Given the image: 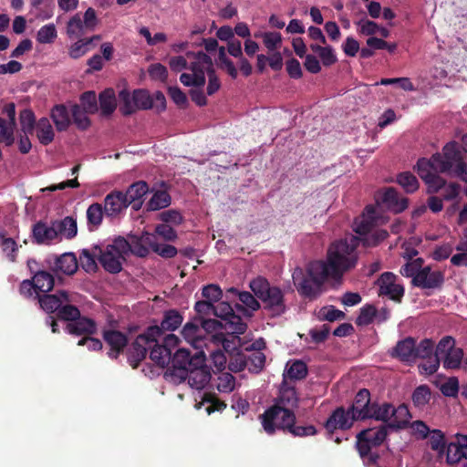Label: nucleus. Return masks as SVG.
Returning <instances> with one entry per match:
<instances>
[{"mask_svg": "<svg viewBox=\"0 0 467 467\" xmlns=\"http://www.w3.org/2000/svg\"><path fill=\"white\" fill-rule=\"evenodd\" d=\"M102 337L105 343L109 347L108 356L112 359L118 358L124 351L129 342L126 334L115 329H105L102 333Z\"/></svg>", "mask_w": 467, "mask_h": 467, "instance_id": "2eb2a0df", "label": "nucleus"}, {"mask_svg": "<svg viewBox=\"0 0 467 467\" xmlns=\"http://www.w3.org/2000/svg\"><path fill=\"white\" fill-rule=\"evenodd\" d=\"M265 364V356L260 351H254L248 356H243L236 360V363H231L230 368L234 371H242L248 368L253 373H259Z\"/></svg>", "mask_w": 467, "mask_h": 467, "instance_id": "f3484780", "label": "nucleus"}, {"mask_svg": "<svg viewBox=\"0 0 467 467\" xmlns=\"http://www.w3.org/2000/svg\"><path fill=\"white\" fill-rule=\"evenodd\" d=\"M264 430L268 434H274L276 430L287 432L292 423L296 422V415L292 410L280 405H273L261 416Z\"/></svg>", "mask_w": 467, "mask_h": 467, "instance_id": "0eeeda50", "label": "nucleus"}, {"mask_svg": "<svg viewBox=\"0 0 467 467\" xmlns=\"http://www.w3.org/2000/svg\"><path fill=\"white\" fill-rule=\"evenodd\" d=\"M235 385V379L234 377L228 372L221 373L217 379H215V383L213 386L216 387V389L220 392L223 393H229L234 390Z\"/></svg>", "mask_w": 467, "mask_h": 467, "instance_id": "bf43d9fd", "label": "nucleus"}, {"mask_svg": "<svg viewBox=\"0 0 467 467\" xmlns=\"http://www.w3.org/2000/svg\"><path fill=\"white\" fill-rule=\"evenodd\" d=\"M18 247V244L13 238L7 237L5 232H0V248L10 262L16 261Z\"/></svg>", "mask_w": 467, "mask_h": 467, "instance_id": "a18cd8bd", "label": "nucleus"}, {"mask_svg": "<svg viewBox=\"0 0 467 467\" xmlns=\"http://www.w3.org/2000/svg\"><path fill=\"white\" fill-rule=\"evenodd\" d=\"M412 283L420 288H440L444 283V275L441 271H431L430 266H426L415 275Z\"/></svg>", "mask_w": 467, "mask_h": 467, "instance_id": "4468645a", "label": "nucleus"}, {"mask_svg": "<svg viewBox=\"0 0 467 467\" xmlns=\"http://www.w3.org/2000/svg\"><path fill=\"white\" fill-rule=\"evenodd\" d=\"M129 248L127 240L119 236L105 249L100 247L99 263L105 271L110 274H118L122 270V264L126 261L125 251Z\"/></svg>", "mask_w": 467, "mask_h": 467, "instance_id": "423d86ee", "label": "nucleus"}, {"mask_svg": "<svg viewBox=\"0 0 467 467\" xmlns=\"http://www.w3.org/2000/svg\"><path fill=\"white\" fill-rule=\"evenodd\" d=\"M35 286L40 295L49 293L55 285L54 276L47 271H37L32 276Z\"/></svg>", "mask_w": 467, "mask_h": 467, "instance_id": "c9c22d12", "label": "nucleus"}, {"mask_svg": "<svg viewBox=\"0 0 467 467\" xmlns=\"http://www.w3.org/2000/svg\"><path fill=\"white\" fill-rule=\"evenodd\" d=\"M132 99L135 101L136 110L153 109V99L146 89L134 90Z\"/></svg>", "mask_w": 467, "mask_h": 467, "instance_id": "5fc2aeb1", "label": "nucleus"}, {"mask_svg": "<svg viewBox=\"0 0 467 467\" xmlns=\"http://www.w3.org/2000/svg\"><path fill=\"white\" fill-rule=\"evenodd\" d=\"M356 420H358L349 410H346L343 407H337L324 423V428L328 435L331 436L336 430L345 431L350 429Z\"/></svg>", "mask_w": 467, "mask_h": 467, "instance_id": "ddd939ff", "label": "nucleus"}, {"mask_svg": "<svg viewBox=\"0 0 467 467\" xmlns=\"http://www.w3.org/2000/svg\"><path fill=\"white\" fill-rule=\"evenodd\" d=\"M127 244L129 248L125 251L126 256L130 253L138 257L143 258L150 253L149 248L144 246L141 239L138 235H130V240H127Z\"/></svg>", "mask_w": 467, "mask_h": 467, "instance_id": "603ef678", "label": "nucleus"}, {"mask_svg": "<svg viewBox=\"0 0 467 467\" xmlns=\"http://www.w3.org/2000/svg\"><path fill=\"white\" fill-rule=\"evenodd\" d=\"M73 295L67 291V295L62 298L61 306L57 311V319L71 323L73 320L78 319V317H80V310L73 305Z\"/></svg>", "mask_w": 467, "mask_h": 467, "instance_id": "c756f323", "label": "nucleus"}, {"mask_svg": "<svg viewBox=\"0 0 467 467\" xmlns=\"http://www.w3.org/2000/svg\"><path fill=\"white\" fill-rule=\"evenodd\" d=\"M381 202L387 209L395 213H402L409 204L408 198L400 196L399 192L392 187L386 189L381 196Z\"/></svg>", "mask_w": 467, "mask_h": 467, "instance_id": "b1692460", "label": "nucleus"}, {"mask_svg": "<svg viewBox=\"0 0 467 467\" xmlns=\"http://www.w3.org/2000/svg\"><path fill=\"white\" fill-rule=\"evenodd\" d=\"M396 182L404 189L407 193H413L419 189V182L410 171H403L397 175Z\"/></svg>", "mask_w": 467, "mask_h": 467, "instance_id": "864d4df0", "label": "nucleus"}, {"mask_svg": "<svg viewBox=\"0 0 467 467\" xmlns=\"http://www.w3.org/2000/svg\"><path fill=\"white\" fill-rule=\"evenodd\" d=\"M159 338H156V341L153 342V346L150 348V358L160 368H163L171 362V349L159 344Z\"/></svg>", "mask_w": 467, "mask_h": 467, "instance_id": "473e14b6", "label": "nucleus"}, {"mask_svg": "<svg viewBox=\"0 0 467 467\" xmlns=\"http://www.w3.org/2000/svg\"><path fill=\"white\" fill-rule=\"evenodd\" d=\"M57 237L59 235L67 239H72L77 235V221L71 216H67L60 221H54Z\"/></svg>", "mask_w": 467, "mask_h": 467, "instance_id": "f704fd0d", "label": "nucleus"}, {"mask_svg": "<svg viewBox=\"0 0 467 467\" xmlns=\"http://www.w3.org/2000/svg\"><path fill=\"white\" fill-rule=\"evenodd\" d=\"M378 314V309L372 305H365L360 308V313L357 317L358 326H368L373 323Z\"/></svg>", "mask_w": 467, "mask_h": 467, "instance_id": "680f3d73", "label": "nucleus"}, {"mask_svg": "<svg viewBox=\"0 0 467 467\" xmlns=\"http://www.w3.org/2000/svg\"><path fill=\"white\" fill-rule=\"evenodd\" d=\"M171 198L166 191H157L147 203V209L157 211L168 207L171 204Z\"/></svg>", "mask_w": 467, "mask_h": 467, "instance_id": "3c124183", "label": "nucleus"}, {"mask_svg": "<svg viewBox=\"0 0 467 467\" xmlns=\"http://www.w3.org/2000/svg\"><path fill=\"white\" fill-rule=\"evenodd\" d=\"M124 192L112 191L104 198V212L107 217L115 218L119 216L128 207Z\"/></svg>", "mask_w": 467, "mask_h": 467, "instance_id": "dca6fc26", "label": "nucleus"}, {"mask_svg": "<svg viewBox=\"0 0 467 467\" xmlns=\"http://www.w3.org/2000/svg\"><path fill=\"white\" fill-rule=\"evenodd\" d=\"M19 121L21 130L24 132L25 135L34 134L37 121L36 119L35 113L31 109H25L21 110L19 114Z\"/></svg>", "mask_w": 467, "mask_h": 467, "instance_id": "49530a36", "label": "nucleus"}, {"mask_svg": "<svg viewBox=\"0 0 467 467\" xmlns=\"http://www.w3.org/2000/svg\"><path fill=\"white\" fill-rule=\"evenodd\" d=\"M459 379L457 377H450L441 386L440 390L445 397L456 398L459 393Z\"/></svg>", "mask_w": 467, "mask_h": 467, "instance_id": "338daca9", "label": "nucleus"}, {"mask_svg": "<svg viewBox=\"0 0 467 467\" xmlns=\"http://www.w3.org/2000/svg\"><path fill=\"white\" fill-rule=\"evenodd\" d=\"M354 231L359 234L370 233L376 224V210L373 206L368 205L359 220L355 221Z\"/></svg>", "mask_w": 467, "mask_h": 467, "instance_id": "7c9ffc66", "label": "nucleus"}, {"mask_svg": "<svg viewBox=\"0 0 467 467\" xmlns=\"http://www.w3.org/2000/svg\"><path fill=\"white\" fill-rule=\"evenodd\" d=\"M57 33L54 24L43 26L37 32L36 40L40 44L53 43L57 38Z\"/></svg>", "mask_w": 467, "mask_h": 467, "instance_id": "e2e57ef3", "label": "nucleus"}, {"mask_svg": "<svg viewBox=\"0 0 467 467\" xmlns=\"http://www.w3.org/2000/svg\"><path fill=\"white\" fill-rule=\"evenodd\" d=\"M434 352V342L430 338L422 339L418 345L415 343V361L418 358H431Z\"/></svg>", "mask_w": 467, "mask_h": 467, "instance_id": "13d9d810", "label": "nucleus"}, {"mask_svg": "<svg viewBox=\"0 0 467 467\" xmlns=\"http://www.w3.org/2000/svg\"><path fill=\"white\" fill-rule=\"evenodd\" d=\"M182 321L183 317L178 310L170 309L165 311L161 325H156L159 328V333L156 335V337H161L165 331L176 330L182 325Z\"/></svg>", "mask_w": 467, "mask_h": 467, "instance_id": "c85d7f7f", "label": "nucleus"}, {"mask_svg": "<svg viewBox=\"0 0 467 467\" xmlns=\"http://www.w3.org/2000/svg\"><path fill=\"white\" fill-rule=\"evenodd\" d=\"M159 333L157 326L149 327L146 331L140 334L128 348V362L132 368H137L146 358L148 348L156 341Z\"/></svg>", "mask_w": 467, "mask_h": 467, "instance_id": "6e6552de", "label": "nucleus"}, {"mask_svg": "<svg viewBox=\"0 0 467 467\" xmlns=\"http://www.w3.org/2000/svg\"><path fill=\"white\" fill-rule=\"evenodd\" d=\"M80 103L86 112L93 114L98 111V102L95 91H85L80 96Z\"/></svg>", "mask_w": 467, "mask_h": 467, "instance_id": "69168bd1", "label": "nucleus"}, {"mask_svg": "<svg viewBox=\"0 0 467 467\" xmlns=\"http://www.w3.org/2000/svg\"><path fill=\"white\" fill-rule=\"evenodd\" d=\"M103 214H105V212L102 204L95 202L88 206L87 219L89 230H94L101 224Z\"/></svg>", "mask_w": 467, "mask_h": 467, "instance_id": "c03bdc74", "label": "nucleus"}, {"mask_svg": "<svg viewBox=\"0 0 467 467\" xmlns=\"http://www.w3.org/2000/svg\"><path fill=\"white\" fill-rule=\"evenodd\" d=\"M379 295L387 296L389 299L400 303L404 296V287L396 283V275L391 272H384L376 282Z\"/></svg>", "mask_w": 467, "mask_h": 467, "instance_id": "f8f14e48", "label": "nucleus"}, {"mask_svg": "<svg viewBox=\"0 0 467 467\" xmlns=\"http://www.w3.org/2000/svg\"><path fill=\"white\" fill-rule=\"evenodd\" d=\"M299 399L295 387L289 386L285 380H283L279 390V396L275 405L292 410L298 404Z\"/></svg>", "mask_w": 467, "mask_h": 467, "instance_id": "2f4dec72", "label": "nucleus"}, {"mask_svg": "<svg viewBox=\"0 0 467 467\" xmlns=\"http://www.w3.org/2000/svg\"><path fill=\"white\" fill-rule=\"evenodd\" d=\"M223 327L227 333L238 335L244 334L247 328V325L243 321L242 317L234 312L223 321Z\"/></svg>", "mask_w": 467, "mask_h": 467, "instance_id": "37998d69", "label": "nucleus"}, {"mask_svg": "<svg viewBox=\"0 0 467 467\" xmlns=\"http://www.w3.org/2000/svg\"><path fill=\"white\" fill-rule=\"evenodd\" d=\"M205 362L203 352H197L193 356L187 349L181 348L176 350L173 357H171V368L168 369L171 376L178 378L180 380H185L188 368L192 366Z\"/></svg>", "mask_w": 467, "mask_h": 467, "instance_id": "1a4fd4ad", "label": "nucleus"}, {"mask_svg": "<svg viewBox=\"0 0 467 467\" xmlns=\"http://www.w3.org/2000/svg\"><path fill=\"white\" fill-rule=\"evenodd\" d=\"M411 419L410 412L406 404H400L397 408L392 406L390 421L386 425L393 431L405 429Z\"/></svg>", "mask_w": 467, "mask_h": 467, "instance_id": "cd10ccee", "label": "nucleus"}, {"mask_svg": "<svg viewBox=\"0 0 467 467\" xmlns=\"http://www.w3.org/2000/svg\"><path fill=\"white\" fill-rule=\"evenodd\" d=\"M415 343L416 339L408 337L397 342L391 351V357L398 358L401 362L410 363L415 361Z\"/></svg>", "mask_w": 467, "mask_h": 467, "instance_id": "4be33fe9", "label": "nucleus"}, {"mask_svg": "<svg viewBox=\"0 0 467 467\" xmlns=\"http://www.w3.org/2000/svg\"><path fill=\"white\" fill-rule=\"evenodd\" d=\"M416 171L418 175L427 185V192L429 194L439 192L447 184L446 180L440 176V171L426 158L418 160Z\"/></svg>", "mask_w": 467, "mask_h": 467, "instance_id": "9d476101", "label": "nucleus"}, {"mask_svg": "<svg viewBox=\"0 0 467 467\" xmlns=\"http://www.w3.org/2000/svg\"><path fill=\"white\" fill-rule=\"evenodd\" d=\"M100 246L93 245L91 249L84 248L79 252V263L87 273H96L99 270L97 260L99 262Z\"/></svg>", "mask_w": 467, "mask_h": 467, "instance_id": "bb28decb", "label": "nucleus"}, {"mask_svg": "<svg viewBox=\"0 0 467 467\" xmlns=\"http://www.w3.org/2000/svg\"><path fill=\"white\" fill-rule=\"evenodd\" d=\"M65 330L70 335L91 336L97 332V324L93 319L80 316L78 319L73 320L71 323H67Z\"/></svg>", "mask_w": 467, "mask_h": 467, "instance_id": "5701e85b", "label": "nucleus"}, {"mask_svg": "<svg viewBox=\"0 0 467 467\" xmlns=\"http://www.w3.org/2000/svg\"><path fill=\"white\" fill-rule=\"evenodd\" d=\"M362 236L364 238H360V240L365 246H377L389 236V233L386 230H377L372 234L368 233Z\"/></svg>", "mask_w": 467, "mask_h": 467, "instance_id": "774afa93", "label": "nucleus"}, {"mask_svg": "<svg viewBox=\"0 0 467 467\" xmlns=\"http://www.w3.org/2000/svg\"><path fill=\"white\" fill-rule=\"evenodd\" d=\"M48 268L56 275H74L78 268V260L74 253L51 255L47 259Z\"/></svg>", "mask_w": 467, "mask_h": 467, "instance_id": "9b49d317", "label": "nucleus"}, {"mask_svg": "<svg viewBox=\"0 0 467 467\" xmlns=\"http://www.w3.org/2000/svg\"><path fill=\"white\" fill-rule=\"evenodd\" d=\"M464 352L461 348H454L442 358V366L445 369H458L461 367Z\"/></svg>", "mask_w": 467, "mask_h": 467, "instance_id": "09e8293b", "label": "nucleus"}, {"mask_svg": "<svg viewBox=\"0 0 467 467\" xmlns=\"http://www.w3.org/2000/svg\"><path fill=\"white\" fill-rule=\"evenodd\" d=\"M101 114L110 116L117 107L116 95L113 88H106L99 96Z\"/></svg>", "mask_w": 467, "mask_h": 467, "instance_id": "4c0bfd02", "label": "nucleus"}, {"mask_svg": "<svg viewBox=\"0 0 467 467\" xmlns=\"http://www.w3.org/2000/svg\"><path fill=\"white\" fill-rule=\"evenodd\" d=\"M87 113L88 112H86L85 109H82L81 107L78 104H75L71 108L73 121L81 130H86L91 124L89 118L87 116Z\"/></svg>", "mask_w": 467, "mask_h": 467, "instance_id": "4d7b16f0", "label": "nucleus"}, {"mask_svg": "<svg viewBox=\"0 0 467 467\" xmlns=\"http://www.w3.org/2000/svg\"><path fill=\"white\" fill-rule=\"evenodd\" d=\"M457 441H451L447 445L446 463L455 465L462 459H467V435L456 434Z\"/></svg>", "mask_w": 467, "mask_h": 467, "instance_id": "a211bd4d", "label": "nucleus"}, {"mask_svg": "<svg viewBox=\"0 0 467 467\" xmlns=\"http://www.w3.org/2000/svg\"><path fill=\"white\" fill-rule=\"evenodd\" d=\"M441 173H450L467 182V164L463 161L462 146L456 141L448 142L442 153H435L428 159Z\"/></svg>", "mask_w": 467, "mask_h": 467, "instance_id": "7ed1b4c3", "label": "nucleus"}, {"mask_svg": "<svg viewBox=\"0 0 467 467\" xmlns=\"http://www.w3.org/2000/svg\"><path fill=\"white\" fill-rule=\"evenodd\" d=\"M67 35L70 39L81 38L85 34L90 32L84 26L79 13L74 15L67 23Z\"/></svg>", "mask_w": 467, "mask_h": 467, "instance_id": "58836bf2", "label": "nucleus"}, {"mask_svg": "<svg viewBox=\"0 0 467 467\" xmlns=\"http://www.w3.org/2000/svg\"><path fill=\"white\" fill-rule=\"evenodd\" d=\"M211 377L210 370L203 362L188 368L185 380H188L192 388L202 389L209 383Z\"/></svg>", "mask_w": 467, "mask_h": 467, "instance_id": "aec40b11", "label": "nucleus"}, {"mask_svg": "<svg viewBox=\"0 0 467 467\" xmlns=\"http://www.w3.org/2000/svg\"><path fill=\"white\" fill-rule=\"evenodd\" d=\"M388 429L389 428L383 424L378 428L363 430L357 435V449L360 457L368 463H376L379 458L378 453L371 452V448L383 443L388 435Z\"/></svg>", "mask_w": 467, "mask_h": 467, "instance_id": "39448f33", "label": "nucleus"}, {"mask_svg": "<svg viewBox=\"0 0 467 467\" xmlns=\"http://www.w3.org/2000/svg\"><path fill=\"white\" fill-rule=\"evenodd\" d=\"M431 391L428 385L417 387L411 396L413 405L418 409H423L431 400Z\"/></svg>", "mask_w": 467, "mask_h": 467, "instance_id": "de8ad7c7", "label": "nucleus"}, {"mask_svg": "<svg viewBox=\"0 0 467 467\" xmlns=\"http://www.w3.org/2000/svg\"><path fill=\"white\" fill-rule=\"evenodd\" d=\"M360 242V237L352 234L336 241L329 245L326 259L317 261L323 263L331 279L340 281L345 273L356 267Z\"/></svg>", "mask_w": 467, "mask_h": 467, "instance_id": "f257e3e1", "label": "nucleus"}, {"mask_svg": "<svg viewBox=\"0 0 467 467\" xmlns=\"http://www.w3.org/2000/svg\"><path fill=\"white\" fill-rule=\"evenodd\" d=\"M51 118L58 131H65L70 125L69 112L65 105H56L51 110Z\"/></svg>", "mask_w": 467, "mask_h": 467, "instance_id": "e433bc0d", "label": "nucleus"}, {"mask_svg": "<svg viewBox=\"0 0 467 467\" xmlns=\"http://www.w3.org/2000/svg\"><path fill=\"white\" fill-rule=\"evenodd\" d=\"M392 406V404L388 402H384L381 405L377 402H373L368 419H375L376 420H380L385 423L389 422L391 418Z\"/></svg>", "mask_w": 467, "mask_h": 467, "instance_id": "79ce46f5", "label": "nucleus"}, {"mask_svg": "<svg viewBox=\"0 0 467 467\" xmlns=\"http://www.w3.org/2000/svg\"><path fill=\"white\" fill-rule=\"evenodd\" d=\"M149 192V186L144 181H138L129 186L124 192L129 206L134 211H139L143 204V198Z\"/></svg>", "mask_w": 467, "mask_h": 467, "instance_id": "412c9836", "label": "nucleus"}, {"mask_svg": "<svg viewBox=\"0 0 467 467\" xmlns=\"http://www.w3.org/2000/svg\"><path fill=\"white\" fill-rule=\"evenodd\" d=\"M202 318H192V320L187 322L182 330L183 337L189 341H193L201 337L202 334Z\"/></svg>", "mask_w": 467, "mask_h": 467, "instance_id": "8fccbe9b", "label": "nucleus"}, {"mask_svg": "<svg viewBox=\"0 0 467 467\" xmlns=\"http://www.w3.org/2000/svg\"><path fill=\"white\" fill-rule=\"evenodd\" d=\"M260 36L269 52L275 51L281 47L283 38L279 32H261Z\"/></svg>", "mask_w": 467, "mask_h": 467, "instance_id": "052dcab7", "label": "nucleus"}, {"mask_svg": "<svg viewBox=\"0 0 467 467\" xmlns=\"http://www.w3.org/2000/svg\"><path fill=\"white\" fill-rule=\"evenodd\" d=\"M32 236L37 244H49L57 238L54 222L50 226L39 221L33 225Z\"/></svg>", "mask_w": 467, "mask_h": 467, "instance_id": "393cba45", "label": "nucleus"}, {"mask_svg": "<svg viewBox=\"0 0 467 467\" xmlns=\"http://www.w3.org/2000/svg\"><path fill=\"white\" fill-rule=\"evenodd\" d=\"M78 41L68 47V56L73 59H78L86 55L91 46V39L77 38Z\"/></svg>", "mask_w": 467, "mask_h": 467, "instance_id": "6e6d98bb", "label": "nucleus"}, {"mask_svg": "<svg viewBox=\"0 0 467 467\" xmlns=\"http://www.w3.org/2000/svg\"><path fill=\"white\" fill-rule=\"evenodd\" d=\"M250 288L254 295L261 300L263 309L271 317L283 315L285 310V303L283 291L270 285L265 277L258 276L250 282Z\"/></svg>", "mask_w": 467, "mask_h": 467, "instance_id": "20e7f679", "label": "nucleus"}, {"mask_svg": "<svg viewBox=\"0 0 467 467\" xmlns=\"http://www.w3.org/2000/svg\"><path fill=\"white\" fill-rule=\"evenodd\" d=\"M238 296L240 302L251 309L252 311H256L260 308L259 301L249 292H240L234 287H231L226 291V298H230V296Z\"/></svg>", "mask_w": 467, "mask_h": 467, "instance_id": "a19ab883", "label": "nucleus"}, {"mask_svg": "<svg viewBox=\"0 0 467 467\" xmlns=\"http://www.w3.org/2000/svg\"><path fill=\"white\" fill-rule=\"evenodd\" d=\"M306 364L301 360H294L292 363H287L285 371L284 373V380L286 379L291 380H300L307 375Z\"/></svg>", "mask_w": 467, "mask_h": 467, "instance_id": "ea45409f", "label": "nucleus"}, {"mask_svg": "<svg viewBox=\"0 0 467 467\" xmlns=\"http://www.w3.org/2000/svg\"><path fill=\"white\" fill-rule=\"evenodd\" d=\"M373 402L370 392L367 389H361L355 396L354 401L348 409L358 420L368 419Z\"/></svg>", "mask_w": 467, "mask_h": 467, "instance_id": "6ab92c4d", "label": "nucleus"}, {"mask_svg": "<svg viewBox=\"0 0 467 467\" xmlns=\"http://www.w3.org/2000/svg\"><path fill=\"white\" fill-rule=\"evenodd\" d=\"M35 132L42 145L47 146L54 140L55 132L47 118L43 117L37 120Z\"/></svg>", "mask_w": 467, "mask_h": 467, "instance_id": "72a5a7b5", "label": "nucleus"}, {"mask_svg": "<svg viewBox=\"0 0 467 467\" xmlns=\"http://www.w3.org/2000/svg\"><path fill=\"white\" fill-rule=\"evenodd\" d=\"M292 277L299 295L314 300L321 295L323 285L330 275L322 262L312 261L306 265V270L295 268Z\"/></svg>", "mask_w": 467, "mask_h": 467, "instance_id": "f03ea898", "label": "nucleus"}, {"mask_svg": "<svg viewBox=\"0 0 467 467\" xmlns=\"http://www.w3.org/2000/svg\"><path fill=\"white\" fill-rule=\"evenodd\" d=\"M119 99L121 104L120 111L123 115L128 116L136 111L135 101L128 90H120L119 92Z\"/></svg>", "mask_w": 467, "mask_h": 467, "instance_id": "0e129e2a", "label": "nucleus"}, {"mask_svg": "<svg viewBox=\"0 0 467 467\" xmlns=\"http://www.w3.org/2000/svg\"><path fill=\"white\" fill-rule=\"evenodd\" d=\"M67 290H58L55 294H42L38 296V304L40 308L47 314H57L61 304L62 298L67 295Z\"/></svg>", "mask_w": 467, "mask_h": 467, "instance_id": "a878e982", "label": "nucleus"}]
</instances>
